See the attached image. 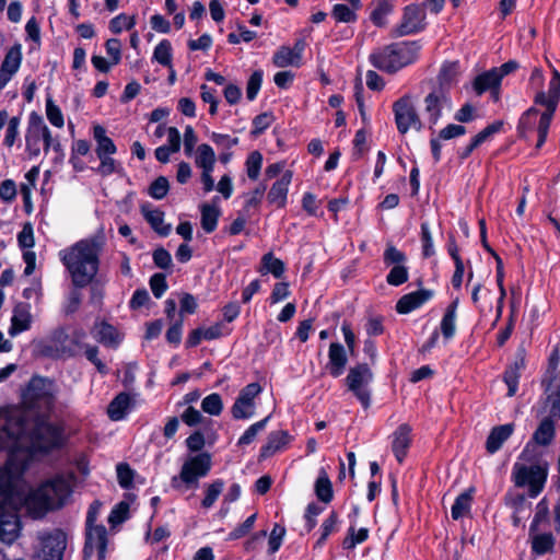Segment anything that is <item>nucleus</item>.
I'll return each instance as SVG.
<instances>
[{
	"label": "nucleus",
	"instance_id": "nucleus-1",
	"mask_svg": "<svg viewBox=\"0 0 560 560\" xmlns=\"http://www.w3.org/2000/svg\"><path fill=\"white\" fill-rule=\"evenodd\" d=\"M49 415L28 416L19 408L0 409V450L9 453L16 466V453L49 450L60 442V430L48 421Z\"/></svg>",
	"mask_w": 560,
	"mask_h": 560
},
{
	"label": "nucleus",
	"instance_id": "nucleus-2",
	"mask_svg": "<svg viewBox=\"0 0 560 560\" xmlns=\"http://www.w3.org/2000/svg\"><path fill=\"white\" fill-rule=\"evenodd\" d=\"M73 482L72 476H56L38 488L25 492L19 469V481L13 494L14 500L10 506L16 510L24 508L30 516L40 518L49 511L62 508L69 501L73 491Z\"/></svg>",
	"mask_w": 560,
	"mask_h": 560
},
{
	"label": "nucleus",
	"instance_id": "nucleus-3",
	"mask_svg": "<svg viewBox=\"0 0 560 560\" xmlns=\"http://www.w3.org/2000/svg\"><path fill=\"white\" fill-rule=\"evenodd\" d=\"M104 242L98 237L85 238L59 252V257L71 276L75 288H84L98 272L100 255Z\"/></svg>",
	"mask_w": 560,
	"mask_h": 560
},
{
	"label": "nucleus",
	"instance_id": "nucleus-4",
	"mask_svg": "<svg viewBox=\"0 0 560 560\" xmlns=\"http://www.w3.org/2000/svg\"><path fill=\"white\" fill-rule=\"evenodd\" d=\"M58 393L59 387L55 381L48 377L33 376L23 393L24 409L21 411L28 416L50 415L55 408Z\"/></svg>",
	"mask_w": 560,
	"mask_h": 560
},
{
	"label": "nucleus",
	"instance_id": "nucleus-5",
	"mask_svg": "<svg viewBox=\"0 0 560 560\" xmlns=\"http://www.w3.org/2000/svg\"><path fill=\"white\" fill-rule=\"evenodd\" d=\"M419 49L420 47L416 42L395 43L371 54L370 61L381 71L394 73L415 62Z\"/></svg>",
	"mask_w": 560,
	"mask_h": 560
},
{
	"label": "nucleus",
	"instance_id": "nucleus-6",
	"mask_svg": "<svg viewBox=\"0 0 560 560\" xmlns=\"http://www.w3.org/2000/svg\"><path fill=\"white\" fill-rule=\"evenodd\" d=\"M212 467V459L209 453H199L188 456L180 468L178 475L174 476L171 485L178 491L197 489L199 479L208 476Z\"/></svg>",
	"mask_w": 560,
	"mask_h": 560
},
{
	"label": "nucleus",
	"instance_id": "nucleus-7",
	"mask_svg": "<svg viewBox=\"0 0 560 560\" xmlns=\"http://www.w3.org/2000/svg\"><path fill=\"white\" fill-rule=\"evenodd\" d=\"M560 96V73L555 70L552 78L548 84V92H540L536 95L535 102L536 104L542 105L546 107V110L540 115L539 122L537 127V143L536 148L539 149L546 141L548 130L550 127V122L553 116V113L557 108Z\"/></svg>",
	"mask_w": 560,
	"mask_h": 560
},
{
	"label": "nucleus",
	"instance_id": "nucleus-8",
	"mask_svg": "<svg viewBox=\"0 0 560 560\" xmlns=\"http://www.w3.org/2000/svg\"><path fill=\"white\" fill-rule=\"evenodd\" d=\"M44 142V151L49 149L56 152L60 151V142L54 139L49 128L44 124L43 118L33 114L30 119V126L26 135V150L31 156H38L40 153V141Z\"/></svg>",
	"mask_w": 560,
	"mask_h": 560
},
{
	"label": "nucleus",
	"instance_id": "nucleus-9",
	"mask_svg": "<svg viewBox=\"0 0 560 560\" xmlns=\"http://www.w3.org/2000/svg\"><path fill=\"white\" fill-rule=\"evenodd\" d=\"M37 541L34 560H62L67 546V535L63 530L54 528L39 532Z\"/></svg>",
	"mask_w": 560,
	"mask_h": 560
},
{
	"label": "nucleus",
	"instance_id": "nucleus-10",
	"mask_svg": "<svg viewBox=\"0 0 560 560\" xmlns=\"http://www.w3.org/2000/svg\"><path fill=\"white\" fill-rule=\"evenodd\" d=\"M547 467L542 464L524 465L516 463L513 466V477L517 487H528L529 495L537 497L547 480Z\"/></svg>",
	"mask_w": 560,
	"mask_h": 560
},
{
	"label": "nucleus",
	"instance_id": "nucleus-11",
	"mask_svg": "<svg viewBox=\"0 0 560 560\" xmlns=\"http://www.w3.org/2000/svg\"><path fill=\"white\" fill-rule=\"evenodd\" d=\"M38 353L50 359H63L73 355L69 335L63 327L52 330L47 337L36 343Z\"/></svg>",
	"mask_w": 560,
	"mask_h": 560
},
{
	"label": "nucleus",
	"instance_id": "nucleus-12",
	"mask_svg": "<svg viewBox=\"0 0 560 560\" xmlns=\"http://www.w3.org/2000/svg\"><path fill=\"white\" fill-rule=\"evenodd\" d=\"M373 378V374L368 364H358L349 370L346 377L348 389L358 398L364 408L371 404V393L369 385Z\"/></svg>",
	"mask_w": 560,
	"mask_h": 560
},
{
	"label": "nucleus",
	"instance_id": "nucleus-13",
	"mask_svg": "<svg viewBox=\"0 0 560 560\" xmlns=\"http://www.w3.org/2000/svg\"><path fill=\"white\" fill-rule=\"evenodd\" d=\"M262 392L258 383H249L243 387L231 407V415L235 420H247L255 416L256 398Z\"/></svg>",
	"mask_w": 560,
	"mask_h": 560
},
{
	"label": "nucleus",
	"instance_id": "nucleus-14",
	"mask_svg": "<svg viewBox=\"0 0 560 560\" xmlns=\"http://www.w3.org/2000/svg\"><path fill=\"white\" fill-rule=\"evenodd\" d=\"M393 110L400 133H406L411 129L421 130L422 122L410 96L406 95L397 100L393 105Z\"/></svg>",
	"mask_w": 560,
	"mask_h": 560
},
{
	"label": "nucleus",
	"instance_id": "nucleus-15",
	"mask_svg": "<svg viewBox=\"0 0 560 560\" xmlns=\"http://www.w3.org/2000/svg\"><path fill=\"white\" fill-rule=\"evenodd\" d=\"M538 416L541 417L540 423L534 432L532 440L526 444L523 454L528 451L533 443L540 446H548L555 439V422L560 420V417H553L551 409H544V407H541Z\"/></svg>",
	"mask_w": 560,
	"mask_h": 560
},
{
	"label": "nucleus",
	"instance_id": "nucleus-16",
	"mask_svg": "<svg viewBox=\"0 0 560 560\" xmlns=\"http://www.w3.org/2000/svg\"><path fill=\"white\" fill-rule=\"evenodd\" d=\"M451 98L443 90H434L428 94L424 98V113L430 125L429 128L433 129V126H435L442 117L443 112H451Z\"/></svg>",
	"mask_w": 560,
	"mask_h": 560
},
{
	"label": "nucleus",
	"instance_id": "nucleus-17",
	"mask_svg": "<svg viewBox=\"0 0 560 560\" xmlns=\"http://www.w3.org/2000/svg\"><path fill=\"white\" fill-rule=\"evenodd\" d=\"M19 481V468L13 465L12 459L7 460L3 467H0V509L10 506L14 500V490Z\"/></svg>",
	"mask_w": 560,
	"mask_h": 560
},
{
	"label": "nucleus",
	"instance_id": "nucleus-18",
	"mask_svg": "<svg viewBox=\"0 0 560 560\" xmlns=\"http://www.w3.org/2000/svg\"><path fill=\"white\" fill-rule=\"evenodd\" d=\"M545 388L544 409H551L553 417H560V371L547 370L542 378Z\"/></svg>",
	"mask_w": 560,
	"mask_h": 560
},
{
	"label": "nucleus",
	"instance_id": "nucleus-19",
	"mask_svg": "<svg viewBox=\"0 0 560 560\" xmlns=\"http://www.w3.org/2000/svg\"><path fill=\"white\" fill-rule=\"evenodd\" d=\"M107 546V530L103 525L86 526L84 558L88 560L95 552L100 560L105 558Z\"/></svg>",
	"mask_w": 560,
	"mask_h": 560
},
{
	"label": "nucleus",
	"instance_id": "nucleus-20",
	"mask_svg": "<svg viewBox=\"0 0 560 560\" xmlns=\"http://www.w3.org/2000/svg\"><path fill=\"white\" fill-rule=\"evenodd\" d=\"M423 20L424 13L419 7H406L401 23L395 28V35L405 36L421 31L424 27Z\"/></svg>",
	"mask_w": 560,
	"mask_h": 560
},
{
	"label": "nucleus",
	"instance_id": "nucleus-21",
	"mask_svg": "<svg viewBox=\"0 0 560 560\" xmlns=\"http://www.w3.org/2000/svg\"><path fill=\"white\" fill-rule=\"evenodd\" d=\"M32 307L30 303L19 302L13 308L9 335L14 337L31 328L33 323Z\"/></svg>",
	"mask_w": 560,
	"mask_h": 560
},
{
	"label": "nucleus",
	"instance_id": "nucleus-22",
	"mask_svg": "<svg viewBox=\"0 0 560 560\" xmlns=\"http://www.w3.org/2000/svg\"><path fill=\"white\" fill-rule=\"evenodd\" d=\"M22 61L21 45H14L7 52L0 67V90L4 89L20 69Z\"/></svg>",
	"mask_w": 560,
	"mask_h": 560
},
{
	"label": "nucleus",
	"instance_id": "nucleus-23",
	"mask_svg": "<svg viewBox=\"0 0 560 560\" xmlns=\"http://www.w3.org/2000/svg\"><path fill=\"white\" fill-rule=\"evenodd\" d=\"M525 369L524 350H518L515 361L511 363L503 375V381L508 386V396L513 397L518 388V380L522 371Z\"/></svg>",
	"mask_w": 560,
	"mask_h": 560
},
{
	"label": "nucleus",
	"instance_id": "nucleus-24",
	"mask_svg": "<svg viewBox=\"0 0 560 560\" xmlns=\"http://www.w3.org/2000/svg\"><path fill=\"white\" fill-rule=\"evenodd\" d=\"M432 296L433 292L431 290L424 289L405 294L398 300L396 304V311L399 314H408L417 310L418 307L422 306Z\"/></svg>",
	"mask_w": 560,
	"mask_h": 560
},
{
	"label": "nucleus",
	"instance_id": "nucleus-25",
	"mask_svg": "<svg viewBox=\"0 0 560 560\" xmlns=\"http://www.w3.org/2000/svg\"><path fill=\"white\" fill-rule=\"evenodd\" d=\"M348 358L342 345L332 342L329 346L328 362L325 369L332 377H339L347 365Z\"/></svg>",
	"mask_w": 560,
	"mask_h": 560
},
{
	"label": "nucleus",
	"instance_id": "nucleus-26",
	"mask_svg": "<svg viewBox=\"0 0 560 560\" xmlns=\"http://www.w3.org/2000/svg\"><path fill=\"white\" fill-rule=\"evenodd\" d=\"M21 524L15 513H0V540L12 544L20 535Z\"/></svg>",
	"mask_w": 560,
	"mask_h": 560
},
{
	"label": "nucleus",
	"instance_id": "nucleus-27",
	"mask_svg": "<svg viewBox=\"0 0 560 560\" xmlns=\"http://www.w3.org/2000/svg\"><path fill=\"white\" fill-rule=\"evenodd\" d=\"M292 176L291 171H285L282 176L273 183L267 196L270 203L276 205L278 208L285 206Z\"/></svg>",
	"mask_w": 560,
	"mask_h": 560
},
{
	"label": "nucleus",
	"instance_id": "nucleus-28",
	"mask_svg": "<svg viewBox=\"0 0 560 560\" xmlns=\"http://www.w3.org/2000/svg\"><path fill=\"white\" fill-rule=\"evenodd\" d=\"M411 428L404 423L400 424L396 431L393 433V443L392 450L399 463H401L407 454V450L410 445L411 438Z\"/></svg>",
	"mask_w": 560,
	"mask_h": 560
},
{
	"label": "nucleus",
	"instance_id": "nucleus-29",
	"mask_svg": "<svg viewBox=\"0 0 560 560\" xmlns=\"http://www.w3.org/2000/svg\"><path fill=\"white\" fill-rule=\"evenodd\" d=\"M514 431L513 423H506L499 427H494L486 442L487 451L491 454L499 451L502 444L511 436Z\"/></svg>",
	"mask_w": 560,
	"mask_h": 560
},
{
	"label": "nucleus",
	"instance_id": "nucleus-30",
	"mask_svg": "<svg viewBox=\"0 0 560 560\" xmlns=\"http://www.w3.org/2000/svg\"><path fill=\"white\" fill-rule=\"evenodd\" d=\"M290 441L287 431H275L268 435L266 444L260 450V457L267 458L282 450Z\"/></svg>",
	"mask_w": 560,
	"mask_h": 560
},
{
	"label": "nucleus",
	"instance_id": "nucleus-31",
	"mask_svg": "<svg viewBox=\"0 0 560 560\" xmlns=\"http://www.w3.org/2000/svg\"><path fill=\"white\" fill-rule=\"evenodd\" d=\"M141 212L151 228L161 236H167L171 233V225L164 223V212L159 209H151L148 206H142Z\"/></svg>",
	"mask_w": 560,
	"mask_h": 560
},
{
	"label": "nucleus",
	"instance_id": "nucleus-32",
	"mask_svg": "<svg viewBox=\"0 0 560 560\" xmlns=\"http://www.w3.org/2000/svg\"><path fill=\"white\" fill-rule=\"evenodd\" d=\"M192 154L197 167L201 168V171H213L217 158L213 149L209 144H199Z\"/></svg>",
	"mask_w": 560,
	"mask_h": 560
},
{
	"label": "nucleus",
	"instance_id": "nucleus-33",
	"mask_svg": "<svg viewBox=\"0 0 560 560\" xmlns=\"http://www.w3.org/2000/svg\"><path fill=\"white\" fill-rule=\"evenodd\" d=\"M130 407V397L126 393L117 395L108 405L107 415L110 420L119 421L125 418Z\"/></svg>",
	"mask_w": 560,
	"mask_h": 560
},
{
	"label": "nucleus",
	"instance_id": "nucleus-34",
	"mask_svg": "<svg viewBox=\"0 0 560 560\" xmlns=\"http://www.w3.org/2000/svg\"><path fill=\"white\" fill-rule=\"evenodd\" d=\"M93 136L97 143L96 154L98 158H103V155H112L116 152V145L113 140L106 136L104 127L100 125L94 126Z\"/></svg>",
	"mask_w": 560,
	"mask_h": 560
},
{
	"label": "nucleus",
	"instance_id": "nucleus-35",
	"mask_svg": "<svg viewBox=\"0 0 560 560\" xmlns=\"http://www.w3.org/2000/svg\"><path fill=\"white\" fill-rule=\"evenodd\" d=\"M500 82L501 80L499 71L492 68L491 70L476 77L474 81V90L478 95H480L487 90L498 88Z\"/></svg>",
	"mask_w": 560,
	"mask_h": 560
},
{
	"label": "nucleus",
	"instance_id": "nucleus-36",
	"mask_svg": "<svg viewBox=\"0 0 560 560\" xmlns=\"http://www.w3.org/2000/svg\"><path fill=\"white\" fill-rule=\"evenodd\" d=\"M474 489L460 493L452 506L451 514L453 520H459L467 516L471 509Z\"/></svg>",
	"mask_w": 560,
	"mask_h": 560
},
{
	"label": "nucleus",
	"instance_id": "nucleus-37",
	"mask_svg": "<svg viewBox=\"0 0 560 560\" xmlns=\"http://www.w3.org/2000/svg\"><path fill=\"white\" fill-rule=\"evenodd\" d=\"M93 336L98 342L108 347H115L119 343L116 329L106 323L95 325Z\"/></svg>",
	"mask_w": 560,
	"mask_h": 560
},
{
	"label": "nucleus",
	"instance_id": "nucleus-38",
	"mask_svg": "<svg viewBox=\"0 0 560 560\" xmlns=\"http://www.w3.org/2000/svg\"><path fill=\"white\" fill-rule=\"evenodd\" d=\"M532 551L537 556H542L552 551L555 547V538L550 533L539 534L535 532L530 534Z\"/></svg>",
	"mask_w": 560,
	"mask_h": 560
},
{
	"label": "nucleus",
	"instance_id": "nucleus-39",
	"mask_svg": "<svg viewBox=\"0 0 560 560\" xmlns=\"http://www.w3.org/2000/svg\"><path fill=\"white\" fill-rule=\"evenodd\" d=\"M373 10L371 12L372 22L383 27L386 24V16L393 11V4L390 0H374Z\"/></svg>",
	"mask_w": 560,
	"mask_h": 560
},
{
	"label": "nucleus",
	"instance_id": "nucleus-40",
	"mask_svg": "<svg viewBox=\"0 0 560 560\" xmlns=\"http://www.w3.org/2000/svg\"><path fill=\"white\" fill-rule=\"evenodd\" d=\"M284 264L282 260L276 258L271 253H267L261 258V267L259 271L265 273H271L275 278H281L284 273Z\"/></svg>",
	"mask_w": 560,
	"mask_h": 560
},
{
	"label": "nucleus",
	"instance_id": "nucleus-41",
	"mask_svg": "<svg viewBox=\"0 0 560 560\" xmlns=\"http://www.w3.org/2000/svg\"><path fill=\"white\" fill-rule=\"evenodd\" d=\"M225 482L222 479H215L211 483L205 486V498L201 501L203 509L213 506L220 494L224 489Z\"/></svg>",
	"mask_w": 560,
	"mask_h": 560
},
{
	"label": "nucleus",
	"instance_id": "nucleus-42",
	"mask_svg": "<svg viewBox=\"0 0 560 560\" xmlns=\"http://www.w3.org/2000/svg\"><path fill=\"white\" fill-rule=\"evenodd\" d=\"M315 493L324 503H329L332 499L331 482L324 469H320L319 476L315 482Z\"/></svg>",
	"mask_w": 560,
	"mask_h": 560
},
{
	"label": "nucleus",
	"instance_id": "nucleus-43",
	"mask_svg": "<svg viewBox=\"0 0 560 560\" xmlns=\"http://www.w3.org/2000/svg\"><path fill=\"white\" fill-rule=\"evenodd\" d=\"M457 301H454L447 308L441 320V330L446 339L452 338L456 331V308Z\"/></svg>",
	"mask_w": 560,
	"mask_h": 560
},
{
	"label": "nucleus",
	"instance_id": "nucleus-44",
	"mask_svg": "<svg viewBox=\"0 0 560 560\" xmlns=\"http://www.w3.org/2000/svg\"><path fill=\"white\" fill-rule=\"evenodd\" d=\"M219 215L220 212L217 207L208 203L201 206V226L207 233L217 229Z\"/></svg>",
	"mask_w": 560,
	"mask_h": 560
},
{
	"label": "nucleus",
	"instance_id": "nucleus-45",
	"mask_svg": "<svg viewBox=\"0 0 560 560\" xmlns=\"http://www.w3.org/2000/svg\"><path fill=\"white\" fill-rule=\"evenodd\" d=\"M153 60L172 68V45L167 39L161 40L154 48Z\"/></svg>",
	"mask_w": 560,
	"mask_h": 560
},
{
	"label": "nucleus",
	"instance_id": "nucleus-46",
	"mask_svg": "<svg viewBox=\"0 0 560 560\" xmlns=\"http://www.w3.org/2000/svg\"><path fill=\"white\" fill-rule=\"evenodd\" d=\"M269 419H270V415L267 416L266 418H264L262 420L249 425L246 429V431L242 434V436L238 439L237 445L238 446L249 445L255 440L257 434L266 428Z\"/></svg>",
	"mask_w": 560,
	"mask_h": 560
},
{
	"label": "nucleus",
	"instance_id": "nucleus-47",
	"mask_svg": "<svg viewBox=\"0 0 560 560\" xmlns=\"http://www.w3.org/2000/svg\"><path fill=\"white\" fill-rule=\"evenodd\" d=\"M273 63L279 68H284L288 66H298L300 60L295 58L290 47L282 46L273 55Z\"/></svg>",
	"mask_w": 560,
	"mask_h": 560
},
{
	"label": "nucleus",
	"instance_id": "nucleus-48",
	"mask_svg": "<svg viewBox=\"0 0 560 560\" xmlns=\"http://www.w3.org/2000/svg\"><path fill=\"white\" fill-rule=\"evenodd\" d=\"M368 537H369L368 528L362 527L357 530L353 526H351L348 529V535L343 539L342 546L346 549H353L357 545L365 541L368 539Z\"/></svg>",
	"mask_w": 560,
	"mask_h": 560
},
{
	"label": "nucleus",
	"instance_id": "nucleus-49",
	"mask_svg": "<svg viewBox=\"0 0 560 560\" xmlns=\"http://www.w3.org/2000/svg\"><path fill=\"white\" fill-rule=\"evenodd\" d=\"M201 408L206 413L219 416L223 409V402L219 394L213 393L202 399Z\"/></svg>",
	"mask_w": 560,
	"mask_h": 560
},
{
	"label": "nucleus",
	"instance_id": "nucleus-50",
	"mask_svg": "<svg viewBox=\"0 0 560 560\" xmlns=\"http://www.w3.org/2000/svg\"><path fill=\"white\" fill-rule=\"evenodd\" d=\"M262 165V155L258 151L252 152L246 160L247 175L250 179H257Z\"/></svg>",
	"mask_w": 560,
	"mask_h": 560
},
{
	"label": "nucleus",
	"instance_id": "nucleus-51",
	"mask_svg": "<svg viewBox=\"0 0 560 560\" xmlns=\"http://www.w3.org/2000/svg\"><path fill=\"white\" fill-rule=\"evenodd\" d=\"M46 115L49 122L57 127L62 128L65 125L63 115L60 108L52 102L51 98H47L46 101Z\"/></svg>",
	"mask_w": 560,
	"mask_h": 560
},
{
	"label": "nucleus",
	"instance_id": "nucleus-52",
	"mask_svg": "<svg viewBox=\"0 0 560 560\" xmlns=\"http://www.w3.org/2000/svg\"><path fill=\"white\" fill-rule=\"evenodd\" d=\"M331 14L338 22L351 23L357 20L355 10L346 4H335Z\"/></svg>",
	"mask_w": 560,
	"mask_h": 560
},
{
	"label": "nucleus",
	"instance_id": "nucleus-53",
	"mask_svg": "<svg viewBox=\"0 0 560 560\" xmlns=\"http://www.w3.org/2000/svg\"><path fill=\"white\" fill-rule=\"evenodd\" d=\"M337 523L338 516L335 512H331L330 515L322 524V535L319 539L316 541L315 547L323 546L327 537L336 529Z\"/></svg>",
	"mask_w": 560,
	"mask_h": 560
},
{
	"label": "nucleus",
	"instance_id": "nucleus-54",
	"mask_svg": "<svg viewBox=\"0 0 560 560\" xmlns=\"http://www.w3.org/2000/svg\"><path fill=\"white\" fill-rule=\"evenodd\" d=\"M170 185L168 180L164 176H159L150 186L149 194L152 198L161 200L163 199L167 191H168Z\"/></svg>",
	"mask_w": 560,
	"mask_h": 560
},
{
	"label": "nucleus",
	"instance_id": "nucleus-55",
	"mask_svg": "<svg viewBox=\"0 0 560 560\" xmlns=\"http://www.w3.org/2000/svg\"><path fill=\"white\" fill-rule=\"evenodd\" d=\"M135 25V18L119 14L110 20L109 28L113 33L118 34L122 30H130Z\"/></svg>",
	"mask_w": 560,
	"mask_h": 560
},
{
	"label": "nucleus",
	"instance_id": "nucleus-56",
	"mask_svg": "<svg viewBox=\"0 0 560 560\" xmlns=\"http://www.w3.org/2000/svg\"><path fill=\"white\" fill-rule=\"evenodd\" d=\"M285 535V528L279 524H275L268 540L269 552L275 553L281 547L283 537Z\"/></svg>",
	"mask_w": 560,
	"mask_h": 560
},
{
	"label": "nucleus",
	"instance_id": "nucleus-57",
	"mask_svg": "<svg viewBox=\"0 0 560 560\" xmlns=\"http://www.w3.org/2000/svg\"><path fill=\"white\" fill-rule=\"evenodd\" d=\"M257 515L253 514L248 516L241 525L235 527L230 534V540H236L247 535L254 527Z\"/></svg>",
	"mask_w": 560,
	"mask_h": 560
},
{
	"label": "nucleus",
	"instance_id": "nucleus-58",
	"mask_svg": "<svg viewBox=\"0 0 560 560\" xmlns=\"http://www.w3.org/2000/svg\"><path fill=\"white\" fill-rule=\"evenodd\" d=\"M390 285H400L408 280V270L401 265H396L392 268L386 278Z\"/></svg>",
	"mask_w": 560,
	"mask_h": 560
},
{
	"label": "nucleus",
	"instance_id": "nucleus-59",
	"mask_svg": "<svg viewBox=\"0 0 560 560\" xmlns=\"http://www.w3.org/2000/svg\"><path fill=\"white\" fill-rule=\"evenodd\" d=\"M129 504L126 502L118 503L108 516V523L112 526L122 523L128 517Z\"/></svg>",
	"mask_w": 560,
	"mask_h": 560
},
{
	"label": "nucleus",
	"instance_id": "nucleus-60",
	"mask_svg": "<svg viewBox=\"0 0 560 560\" xmlns=\"http://www.w3.org/2000/svg\"><path fill=\"white\" fill-rule=\"evenodd\" d=\"M261 82L262 72L260 70L254 71L249 77L246 88V96L249 101H253L257 96L261 86Z\"/></svg>",
	"mask_w": 560,
	"mask_h": 560
},
{
	"label": "nucleus",
	"instance_id": "nucleus-61",
	"mask_svg": "<svg viewBox=\"0 0 560 560\" xmlns=\"http://www.w3.org/2000/svg\"><path fill=\"white\" fill-rule=\"evenodd\" d=\"M150 288L156 299L162 298L168 288L165 275L154 273L150 279Z\"/></svg>",
	"mask_w": 560,
	"mask_h": 560
},
{
	"label": "nucleus",
	"instance_id": "nucleus-62",
	"mask_svg": "<svg viewBox=\"0 0 560 560\" xmlns=\"http://www.w3.org/2000/svg\"><path fill=\"white\" fill-rule=\"evenodd\" d=\"M547 518H548V506L546 505L545 501H540L537 504L535 517L530 524L529 534L538 532L540 524L546 522Z\"/></svg>",
	"mask_w": 560,
	"mask_h": 560
},
{
	"label": "nucleus",
	"instance_id": "nucleus-63",
	"mask_svg": "<svg viewBox=\"0 0 560 560\" xmlns=\"http://www.w3.org/2000/svg\"><path fill=\"white\" fill-rule=\"evenodd\" d=\"M466 128L462 125L450 124L440 130L438 137L441 140H451L465 135Z\"/></svg>",
	"mask_w": 560,
	"mask_h": 560
},
{
	"label": "nucleus",
	"instance_id": "nucleus-64",
	"mask_svg": "<svg viewBox=\"0 0 560 560\" xmlns=\"http://www.w3.org/2000/svg\"><path fill=\"white\" fill-rule=\"evenodd\" d=\"M19 245L22 248H32L35 244L34 232L31 223H25L18 235Z\"/></svg>",
	"mask_w": 560,
	"mask_h": 560
}]
</instances>
